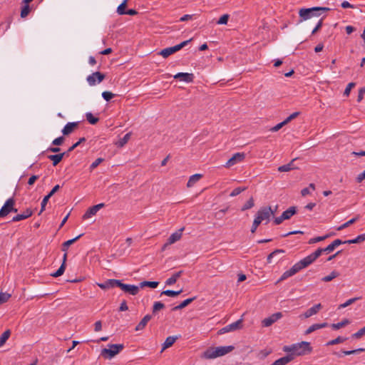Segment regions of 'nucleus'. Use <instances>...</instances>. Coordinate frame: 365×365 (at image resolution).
Segmentation results:
<instances>
[{
  "label": "nucleus",
  "mask_w": 365,
  "mask_h": 365,
  "mask_svg": "<svg viewBox=\"0 0 365 365\" xmlns=\"http://www.w3.org/2000/svg\"><path fill=\"white\" fill-rule=\"evenodd\" d=\"M324 248H318L315 252L312 253L311 255L307 256L304 259L299 261L297 263L294 264L289 270H287L283 273L281 276L278 282L283 281L287 278L293 276L301 269L308 267L312 262H314L323 252H325L323 250Z\"/></svg>",
  "instance_id": "1"
},
{
  "label": "nucleus",
  "mask_w": 365,
  "mask_h": 365,
  "mask_svg": "<svg viewBox=\"0 0 365 365\" xmlns=\"http://www.w3.org/2000/svg\"><path fill=\"white\" fill-rule=\"evenodd\" d=\"M284 352L289 353L296 356H304L310 354L312 351V347L309 342L302 341L300 343L294 344L291 346H284L283 347Z\"/></svg>",
  "instance_id": "2"
},
{
  "label": "nucleus",
  "mask_w": 365,
  "mask_h": 365,
  "mask_svg": "<svg viewBox=\"0 0 365 365\" xmlns=\"http://www.w3.org/2000/svg\"><path fill=\"white\" fill-rule=\"evenodd\" d=\"M124 349L123 344H108V348L103 349L101 355L106 359H110Z\"/></svg>",
  "instance_id": "3"
},
{
  "label": "nucleus",
  "mask_w": 365,
  "mask_h": 365,
  "mask_svg": "<svg viewBox=\"0 0 365 365\" xmlns=\"http://www.w3.org/2000/svg\"><path fill=\"white\" fill-rule=\"evenodd\" d=\"M329 9L327 7H312L309 9H301L299 11V15L300 18H302V21L310 19L314 16H318L320 14H318V11H329Z\"/></svg>",
  "instance_id": "4"
},
{
  "label": "nucleus",
  "mask_w": 365,
  "mask_h": 365,
  "mask_svg": "<svg viewBox=\"0 0 365 365\" xmlns=\"http://www.w3.org/2000/svg\"><path fill=\"white\" fill-rule=\"evenodd\" d=\"M274 215V212L272 211L271 207H261L257 212L255 217L260 220L262 222L263 220H266L265 224L268 223L269 218L272 215Z\"/></svg>",
  "instance_id": "5"
},
{
  "label": "nucleus",
  "mask_w": 365,
  "mask_h": 365,
  "mask_svg": "<svg viewBox=\"0 0 365 365\" xmlns=\"http://www.w3.org/2000/svg\"><path fill=\"white\" fill-rule=\"evenodd\" d=\"M191 39L182 41V43L175 45L172 47L165 48L163 50H161L159 53L160 55H161L163 58H168L171 54L180 51L181 48H182L184 46H185Z\"/></svg>",
  "instance_id": "6"
},
{
  "label": "nucleus",
  "mask_w": 365,
  "mask_h": 365,
  "mask_svg": "<svg viewBox=\"0 0 365 365\" xmlns=\"http://www.w3.org/2000/svg\"><path fill=\"white\" fill-rule=\"evenodd\" d=\"M14 204L15 200L13 197L8 199L0 210V217H6L11 212H16L17 209L14 207Z\"/></svg>",
  "instance_id": "7"
},
{
  "label": "nucleus",
  "mask_w": 365,
  "mask_h": 365,
  "mask_svg": "<svg viewBox=\"0 0 365 365\" xmlns=\"http://www.w3.org/2000/svg\"><path fill=\"white\" fill-rule=\"evenodd\" d=\"M243 319L241 318L234 323H232L226 327L220 329L218 331V334H223L230 331H234L236 330L241 329L242 328Z\"/></svg>",
  "instance_id": "8"
},
{
  "label": "nucleus",
  "mask_w": 365,
  "mask_h": 365,
  "mask_svg": "<svg viewBox=\"0 0 365 365\" xmlns=\"http://www.w3.org/2000/svg\"><path fill=\"white\" fill-rule=\"evenodd\" d=\"M118 287H120L124 292L128 293L131 295H136L139 292V287L133 284H126L121 282L118 279Z\"/></svg>",
  "instance_id": "9"
},
{
  "label": "nucleus",
  "mask_w": 365,
  "mask_h": 365,
  "mask_svg": "<svg viewBox=\"0 0 365 365\" xmlns=\"http://www.w3.org/2000/svg\"><path fill=\"white\" fill-rule=\"evenodd\" d=\"M105 77L106 76L103 73L96 71L87 77V81L90 86H94L96 83H99L103 81Z\"/></svg>",
  "instance_id": "10"
},
{
  "label": "nucleus",
  "mask_w": 365,
  "mask_h": 365,
  "mask_svg": "<svg viewBox=\"0 0 365 365\" xmlns=\"http://www.w3.org/2000/svg\"><path fill=\"white\" fill-rule=\"evenodd\" d=\"M282 317V312H276L274 314H272L271 316L264 318L262 321V324L264 327H269L272 326L274 322H276L277 320L280 319Z\"/></svg>",
  "instance_id": "11"
},
{
  "label": "nucleus",
  "mask_w": 365,
  "mask_h": 365,
  "mask_svg": "<svg viewBox=\"0 0 365 365\" xmlns=\"http://www.w3.org/2000/svg\"><path fill=\"white\" fill-rule=\"evenodd\" d=\"M322 305L320 303L314 305L312 307L307 309L303 314H300L299 317L301 319L309 318L312 316L317 314L322 309Z\"/></svg>",
  "instance_id": "12"
},
{
  "label": "nucleus",
  "mask_w": 365,
  "mask_h": 365,
  "mask_svg": "<svg viewBox=\"0 0 365 365\" xmlns=\"http://www.w3.org/2000/svg\"><path fill=\"white\" fill-rule=\"evenodd\" d=\"M245 158V154L244 153H237L233 155V156L228 160V161L225 164L226 168H230L235 164L242 162Z\"/></svg>",
  "instance_id": "13"
},
{
  "label": "nucleus",
  "mask_w": 365,
  "mask_h": 365,
  "mask_svg": "<svg viewBox=\"0 0 365 365\" xmlns=\"http://www.w3.org/2000/svg\"><path fill=\"white\" fill-rule=\"evenodd\" d=\"M184 228H180L175 232L173 233L169 238L168 239L167 242L165 244V247H167L168 245H170L177 241L180 240L182 237V232L183 231Z\"/></svg>",
  "instance_id": "14"
},
{
  "label": "nucleus",
  "mask_w": 365,
  "mask_h": 365,
  "mask_svg": "<svg viewBox=\"0 0 365 365\" xmlns=\"http://www.w3.org/2000/svg\"><path fill=\"white\" fill-rule=\"evenodd\" d=\"M234 349L235 347L233 346H218L215 348V352L217 354V356L218 357L231 352Z\"/></svg>",
  "instance_id": "15"
},
{
  "label": "nucleus",
  "mask_w": 365,
  "mask_h": 365,
  "mask_svg": "<svg viewBox=\"0 0 365 365\" xmlns=\"http://www.w3.org/2000/svg\"><path fill=\"white\" fill-rule=\"evenodd\" d=\"M118 279H108L103 283H97V285L102 289H108L115 287H117Z\"/></svg>",
  "instance_id": "16"
},
{
  "label": "nucleus",
  "mask_w": 365,
  "mask_h": 365,
  "mask_svg": "<svg viewBox=\"0 0 365 365\" xmlns=\"http://www.w3.org/2000/svg\"><path fill=\"white\" fill-rule=\"evenodd\" d=\"M78 126V122L68 123L62 130V133L64 135H68L73 133L76 128Z\"/></svg>",
  "instance_id": "17"
},
{
  "label": "nucleus",
  "mask_w": 365,
  "mask_h": 365,
  "mask_svg": "<svg viewBox=\"0 0 365 365\" xmlns=\"http://www.w3.org/2000/svg\"><path fill=\"white\" fill-rule=\"evenodd\" d=\"M174 78L180 79L185 82L190 83L193 81L194 76L192 73H178L174 76Z\"/></svg>",
  "instance_id": "18"
},
{
  "label": "nucleus",
  "mask_w": 365,
  "mask_h": 365,
  "mask_svg": "<svg viewBox=\"0 0 365 365\" xmlns=\"http://www.w3.org/2000/svg\"><path fill=\"white\" fill-rule=\"evenodd\" d=\"M32 214H33V211L31 209L28 208L25 211H24L23 213L19 214V215L14 216L12 219V221L18 222V221H21V220L27 219L29 217H31L32 215Z\"/></svg>",
  "instance_id": "19"
},
{
  "label": "nucleus",
  "mask_w": 365,
  "mask_h": 365,
  "mask_svg": "<svg viewBox=\"0 0 365 365\" xmlns=\"http://www.w3.org/2000/svg\"><path fill=\"white\" fill-rule=\"evenodd\" d=\"M179 336H170L166 338L165 342L163 344V347L160 352H163L166 349L173 346V344L178 339Z\"/></svg>",
  "instance_id": "20"
},
{
  "label": "nucleus",
  "mask_w": 365,
  "mask_h": 365,
  "mask_svg": "<svg viewBox=\"0 0 365 365\" xmlns=\"http://www.w3.org/2000/svg\"><path fill=\"white\" fill-rule=\"evenodd\" d=\"M67 155V153H62L56 155H49L48 158L53 162V165H57L63 159V158Z\"/></svg>",
  "instance_id": "21"
},
{
  "label": "nucleus",
  "mask_w": 365,
  "mask_h": 365,
  "mask_svg": "<svg viewBox=\"0 0 365 365\" xmlns=\"http://www.w3.org/2000/svg\"><path fill=\"white\" fill-rule=\"evenodd\" d=\"M152 319V316L150 314L145 315L141 321L138 323V324L135 327V331H141L143 330L148 322Z\"/></svg>",
  "instance_id": "22"
},
{
  "label": "nucleus",
  "mask_w": 365,
  "mask_h": 365,
  "mask_svg": "<svg viewBox=\"0 0 365 365\" xmlns=\"http://www.w3.org/2000/svg\"><path fill=\"white\" fill-rule=\"evenodd\" d=\"M344 244V242L339 239H336L334 240L330 245H329L327 247L324 248L323 250L329 253L332 252L336 247Z\"/></svg>",
  "instance_id": "23"
},
{
  "label": "nucleus",
  "mask_w": 365,
  "mask_h": 365,
  "mask_svg": "<svg viewBox=\"0 0 365 365\" xmlns=\"http://www.w3.org/2000/svg\"><path fill=\"white\" fill-rule=\"evenodd\" d=\"M293 354H288L284 357H282L277 360H276L274 363V365H286L289 362L292 361L294 359Z\"/></svg>",
  "instance_id": "24"
},
{
  "label": "nucleus",
  "mask_w": 365,
  "mask_h": 365,
  "mask_svg": "<svg viewBox=\"0 0 365 365\" xmlns=\"http://www.w3.org/2000/svg\"><path fill=\"white\" fill-rule=\"evenodd\" d=\"M215 351V348H209L202 353L201 357L207 359L217 358V354Z\"/></svg>",
  "instance_id": "25"
},
{
  "label": "nucleus",
  "mask_w": 365,
  "mask_h": 365,
  "mask_svg": "<svg viewBox=\"0 0 365 365\" xmlns=\"http://www.w3.org/2000/svg\"><path fill=\"white\" fill-rule=\"evenodd\" d=\"M296 160V158L293 159L291 162L286 165H283L282 166H279L278 168L279 172H289L292 170L296 169L297 168L294 165V161Z\"/></svg>",
  "instance_id": "26"
},
{
  "label": "nucleus",
  "mask_w": 365,
  "mask_h": 365,
  "mask_svg": "<svg viewBox=\"0 0 365 365\" xmlns=\"http://www.w3.org/2000/svg\"><path fill=\"white\" fill-rule=\"evenodd\" d=\"M327 323L312 324L305 331V334H309L317 329L327 327Z\"/></svg>",
  "instance_id": "27"
},
{
  "label": "nucleus",
  "mask_w": 365,
  "mask_h": 365,
  "mask_svg": "<svg viewBox=\"0 0 365 365\" xmlns=\"http://www.w3.org/2000/svg\"><path fill=\"white\" fill-rule=\"evenodd\" d=\"M182 272H183L182 271H179V272L173 274L170 278H168L166 280L165 284L166 285H172V284H175L177 282V280L180 277Z\"/></svg>",
  "instance_id": "28"
},
{
  "label": "nucleus",
  "mask_w": 365,
  "mask_h": 365,
  "mask_svg": "<svg viewBox=\"0 0 365 365\" xmlns=\"http://www.w3.org/2000/svg\"><path fill=\"white\" fill-rule=\"evenodd\" d=\"M297 212L296 207H290L287 210L284 211L282 212V217L284 220H289L291 218L292 216H293Z\"/></svg>",
  "instance_id": "29"
},
{
  "label": "nucleus",
  "mask_w": 365,
  "mask_h": 365,
  "mask_svg": "<svg viewBox=\"0 0 365 365\" xmlns=\"http://www.w3.org/2000/svg\"><path fill=\"white\" fill-rule=\"evenodd\" d=\"M202 177L201 174H195L190 177L187 186L188 187H192L197 181H199Z\"/></svg>",
  "instance_id": "30"
},
{
  "label": "nucleus",
  "mask_w": 365,
  "mask_h": 365,
  "mask_svg": "<svg viewBox=\"0 0 365 365\" xmlns=\"http://www.w3.org/2000/svg\"><path fill=\"white\" fill-rule=\"evenodd\" d=\"M82 236V235H78L77 237H76L75 238L73 239H71V240H67L66 242H64L63 244H62V247H61V250L63 252H66L68 251V249L70 245H71L72 244H73L76 240H78Z\"/></svg>",
  "instance_id": "31"
},
{
  "label": "nucleus",
  "mask_w": 365,
  "mask_h": 365,
  "mask_svg": "<svg viewBox=\"0 0 365 365\" xmlns=\"http://www.w3.org/2000/svg\"><path fill=\"white\" fill-rule=\"evenodd\" d=\"M195 299V297H192V298H189V299L184 300L179 305L173 307V310L176 311V310L182 309L185 308L188 304H190L192 302H193Z\"/></svg>",
  "instance_id": "32"
},
{
  "label": "nucleus",
  "mask_w": 365,
  "mask_h": 365,
  "mask_svg": "<svg viewBox=\"0 0 365 365\" xmlns=\"http://www.w3.org/2000/svg\"><path fill=\"white\" fill-rule=\"evenodd\" d=\"M131 133H126L123 138H120L116 143L118 147L122 148L123 147L129 140L130 138Z\"/></svg>",
  "instance_id": "33"
},
{
  "label": "nucleus",
  "mask_w": 365,
  "mask_h": 365,
  "mask_svg": "<svg viewBox=\"0 0 365 365\" xmlns=\"http://www.w3.org/2000/svg\"><path fill=\"white\" fill-rule=\"evenodd\" d=\"M11 335L10 329L6 330L0 336V347L2 346L8 340Z\"/></svg>",
  "instance_id": "34"
},
{
  "label": "nucleus",
  "mask_w": 365,
  "mask_h": 365,
  "mask_svg": "<svg viewBox=\"0 0 365 365\" xmlns=\"http://www.w3.org/2000/svg\"><path fill=\"white\" fill-rule=\"evenodd\" d=\"M284 250H281V249H278V250H275L274 252H272V253H270L268 256H267V261L268 263H272V259L276 257V255H278L279 254H284Z\"/></svg>",
  "instance_id": "35"
},
{
  "label": "nucleus",
  "mask_w": 365,
  "mask_h": 365,
  "mask_svg": "<svg viewBox=\"0 0 365 365\" xmlns=\"http://www.w3.org/2000/svg\"><path fill=\"white\" fill-rule=\"evenodd\" d=\"M97 213L96 210L93 206L89 207L87 211L83 215L84 220L90 218L91 216L95 215Z\"/></svg>",
  "instance_id": "36"
},
{
  "label": "nucleus",
  "mask_w": 365,
  "mask_h": 365,
  "mask_svg": "<svg viewBox=\"0 0 365 365\" xmlns=\"http://www.w3.org/2000/svg\"><path fill=\"white\" fill-rule=\"evenodd\" d=\"M182 292V289L179 291H173V290H165L161 292V295H166L168 297H176Z\"/></svg>",
  "instance_id": "37"
},
{
  "label": "nucleus",
  "mask_w": 365,
  "mask_h": 365,
  "mask_svg": "<svg viewBox=\"0 0 365 365\" xmlns=\"http://www.w3.org/2000/svg\"><path fill=\"white\" fill-rule=\"evenodd\" d=\"M358 219H359V216H357L356 217L352 218L350 220L347 221L346 222L340 225L339 227H337L336 230L338 231H341V230L348 227L351 225L354 224Z\"/></svg>",
  "instance_id": "38"
},
{
  "label": "nucleus",
  "mask_w": 365,
  "mask_h": 365,
  "mask_svg": "<svg viewBox=\"0 0 365 365\" xmlns=\"http://www.w3.org/2000/svg\"><path fill=\"white\" fill-rule=\"evenodd\" d=\"M339 275V273L336 271H332L330 274L327 275V276H325L324 277L322 280L323 282H330L331 281L332 279H334V278L337 277Z\"/></svg>",
  "instance_id": "39"
},
{
  "label": "nucleus",
  "mask_w": 365,
  "mask_h": 365,
  "mask_svg": "<svg viewBox=\"0 0 365 365\" xmlns=\"http://www.w3.org/2000/svg\"><path fill=\"white\" fill-rule=\"evenodd\" d=\"M349 323H350V322L349 319H344V320H342L341 322H340L339 323L332 324L331 327L334 329H341V328L345 327L346 325L349 324Z\"/></svg>",
  "instance_id": "40"
},
{
  "label": "nucleus",
  "mask_w": 365,
  "mask_h": 365,
  "mask_svg": "<svg viewBox=\"0 0 365 365\" xmlns=\"http://www.w3.org/2000/svg\"><path fill=\"white\" fill-rule=\"evenodd\" d=\"M128 0H124L117 8V12L119 15L125 14V7L127 6Z\"/></svg>",
  "instance_id": "41"
},
{
  "label": "nucleus",
  "mask_w": 365,
  "mask_h": 365,
  "mask_svg": "<svg viewBox=\"0 0 365 365\" xmlns=\"http://www.w3.org/2000/svg\"><path fill=\"white\" fill-rule=\"evenodd\" d=\"M346 340V338H345V337L338 336L337 338L328 341L326 345L327 346L335 345L337 344L342 343V342L345 341Z\"/></svg>",
  "instance_id": "42"
},
{
  "label": "nucleus",
  "mask_w": 365,
  "mask_h": 365,
  "mask_svg": "<svg viewBox=\"0 0 365 365\" xmlns=\"http://www.w3.org/2000/svg\"><path fill=\"white\" fill-rule=\"evenodd\" d=\"M158 282H149V281H144L140 282V287H149L151 288H156L158 285Z\"/></svg>",
  "instance_id": "43"
},
{
  "label": "nucleus",
  "mask_w": 365,
  "mask_h": 365,
  "mask_svg": "<svg viewBox=\"0 0 365 365\" xmlns=\"http://www.w3.org/2000/svg\"><path fill=\"white\" fill-rule=\"evenodd\" d=\"M86 120L92 125L97 123L99 120V118L97 117H94L91 113H87L86 114Z\"/></svg>",
  "instance_id": "44"
},
{
  "label": "nucleus",
  "mask_w": 365,
  "mask_h": 365,
  "mask_svg": "<svg viewBox=\"0 0 365 365\" xmlns=\"http://www.w3.org/2000/svg\"><path fill=\"white\" fill-rule=\"evenodd\" d=\"M359 299H360V297H354V298L349 299L346 302H344V304H340L339 306V309H342V308H345V307L352 304L353 303H354L355 302H356Z\"/></svg>",
  "instance_id": "45"
},
{
  "label": "nucleus",
  "mask_w": 365,
  "mask_h": 365,
  "mask_svg": "<svg viewBox=\"0 0 365 365\" xmlns=\"http://www.w3.org/2000/svg\"><path fill=\"white\" fill-rule=\"evenodd\" d=\"M329 236H330V235H326L324 236H320V237H316L312 238L309 240V244H314V243L323 241L325 239H327V237H329Z\"/></svg>",
  "instance_id": "46"
},
{
  "label": "nucleus",
  "mask_w": 365,
  "mask_h": 365,
  "mask_svg": "<svg viewBox=\"0 0 365 365\" xmlns=\"http://www.w3.org/2000/svg\"><path fill=\"white\" fill-rule=\"evenodd\" d=\"M254 205H255V203H254L253 197H250L249 199V200H247V202L242 207V211L249 210V209L252 208V207H254Z\"/></svg>",
  "instance_id": "47"
},
{
  "label": "nucleus",
  "mask_w": 365,
  "mask_h": 365,
  "mask_svg": "<svg viewBox=\"0 0 365 365\" xmlns=\"http://www.w3.org/2000/svg\"><path fill=\"white\" fill-rule=\"evenodd\" d=\"M65 269H66V266L64 265V263H62L61 267L58 268V269L56 272L51 274V275L53 277H60L63 274Z\"/></svg>",
  "instance_id": "48"
},
{
  "label": "nucleus",
  "mask_w": 365,
  "mask_h": 365,
  "mask_svg": "<svg viewBox=\"0 0 365 365\" xmlns=\"http://www.w3.org/2000/svg\"><path fill=\"white\" fill-rule=\"evenodd\" d=\"M165 307V305L163 303L160 302H156L154 303L153 307V313L155 314L158 311H160V309H163Z\"/></svg>",
  "instance_id": "49"
},
{
  "label": "nucleus",
  "mask_w": 365,
  "mask_h": 365,
  "mask_svg": "<svg viewBox=\"0 0 365 365\" xmlns=\"http://www.w3.org/2000/svg\"><path fill=\"white\" fill-rule=\"evenodd\" d=\"M30 12V7L28 4H26L22 7L21 11V17L25 18L26 17Z\"/></svg>",
  "instance_id": "50"
},
{
  "label": "nucleus",
  "mask_w": 365,
  "mask_h": 365,
  "mask_svg": "<svg viewBox=\"0 0 365 365\" xmlns=\"http://www.w3.org/2000/svg\"><path fill=\"white\" fill-rule=\"evenodd\" d=\"M10 297H11L10 294H8L6 292H5V293L1 292L0 293V305L5 303L6 302H7Z\"/></svg>",
  "instance_id": "51"
},
{
  "label": "nucleus",
  "mask_w": 365,
  "mask_h": 365,
  "mask_svg": "<svg viewBox=\"0 0 365 365\" xmlns=\"http://www.w3.org/2000/svg\"><path fill=\"white\" fill-rule=\"evenodd\" d=\"M245 190H246L245 187H236V188H235L232 191V192L230 193V196H231V197L237 196V195H238L239 194H240L242 191H244Z\"/></svg>",
  "instance_id": "52"
},
{
  "label": "nucleus",
  "mask_w": 365,
  "mask_h": 365,
  "mask_svg": "<svg viewBox=\"0 0 365 365\" xmlns=\"http://www.w3.org/2000/svg\"><path fill=\"white\" fill-rule=\"evenodd\" d=\"M364 335H365V326L363 328L360 329L357 332L352 334V337L356 338V339H360L361 337H362Z\"/></svg>",
  "instance_id": "53"
},
{
  "label": "nucleus",
  "mask_w": 365,
  "mask_h": 365,
  "mask_svg": "<svg viewBox=\"0 0 365 365\" xmlns=\"http://www.w3.org/2000/svg\"><path fill=\"white\" fill-rule=\"evenodd\" d=\"M230 15L229 14H224L222 15L219 20L217 21V24H227V21L229 20Z\"/></svg>",
  "instance_id": "54"
},
{
  "label": "nucleus",
  "mask_w": 365,
  "mask_h": 365,
  "mask_svg": "<svg viewBox=\"0 0 365 365\" xmlns=\"http://www.w3.org/2000/svg\"><path fill=\"white\" fill-rule=\"evenodd\" d=\"M363 351H365V349L359 348V349L351 350V351H343L342 353L344 355H351V354H357V353L363 352Z\"/></svg>",
  "instance_id": "55"
},
{
  "label": "nucleus",
  "mask_w": 365,
  "mask_h": 365,
  "mask_svg": "<svg viewBox=\"0 0 365 365\" xmlns=\"http://www.w3.org/2000/svg\"><path fill=\"white\" fill-rule=\"evenodd\" d=\"M103 158H97L93 163H92V164L90 166V170H94L96 168H97L103 161Z\"/></svg>",
  "instance_id": "56"
},
{
  "label": "nucleus",
  "mask_w": 365,
  "mask_h": 365,
  "mask_svg": "<svg viewBox=\"0 0 365 365\" xmlns=\"http://www.w3.org/2000/svg\"><path fill=\"white\" fill-rule=\"evenodd\" d=\"M355 83H349L344 90V95L348 96L350 94L351 90L355 86Z\"/></svg>",
  "instance_id": "57"
},
{
  "label": "nucleus",
  "mask_w": 365,
  "mask_h": 365,
  "mask_svg": "<svg viewBox=\"0 0 365 365\" xmlns=\"http://www.w3.org/2000/svg\"><path fill=\"white\" fill-rule=\"evenodd\" d=\"M115 95L110 91H104L102 93V96L106 101H109Z\"/></svg>",
  "instance_id": "58"
},
{
  "label": "nucleus",
  "mask_w": 365,
  "mask_h": 365,
  "mask_svg": "<svg viewBox=\"0 0 365 365\" xmlns=\"http://www.w3.org/2000/svg\"><path fill=\"white\" fill-rule=\"evenodd\" d=\"M287 125V123L284 120L278 124H277L275 126L272 127L270 130L272 132H277L279 129H281L284 125Z\"/></svg>",
  "instance_id": "59"
},
{
  "label": "nucleus",
  "mask_w": 365,
  "mask_h": 365,
  "mask_svg": "<svg viewBox=\"0 0 365 365\" xmlns=\"http://www.w3.org/2000/svg\"><path fill=\"white\" fill-rule=\"evenodd\" d=\"M261 224L260 220H258L256 217L255 218L252 227H251V232L255 233L256 232V230L257 227Z\"/></svg>",
  "instance_id": "60"
},
{
  "label": "nucleus",
  "mask_w": 365,
  "mask_h": 365,
  "mask_svg": "<svg viewBox=\"0 0 365 365\" xmlns=\"http://www.w3.org/2000/svg\"><path fill=\"white\" fill-rule=\"evenodd\" d=\"M49 196H45L41 202V210H40V212L38 215H41V213L45 210V207L49 200Z\"/></svg>",
  "instance_id": "61"
},
{
  "label": "nucleus",
  "mask_w": 365,
  "mask_h": 365,
  "mask_svg": "<svg viewBox=\"0 0 365 365\" xmlns=\"http://www.w3.org/2000/svg\"><path fill=\"white\" fill-rule=\"evenodd\" d=\"M271 353V350L264 349L260 351L259 354V357L262 359H265L269 354Z\"/></svg>",
  "instance_id": "62"
},
{
  "label": "nucleus",
  "mask_w": 365,
  "mask_h": 365,
  "mask_svg": "<svg viewBox=\"0 0 365 365\" xmlns=\"http://www.w3.org/2000/svg\"><path fill=\"white\" fill-rule=\"evenodd\" d=\"M365 93V88L363 87V88H361L359 91V94H358V96H357V101L358 102H360L362 101L363 98H364V95Z\"/></svg>",
  "instance_id": "63"
},
{
  "label": "nucleus",
  "mask_w": 365,
  "mask_h": 365,
  "mask_svg": "<svg viewBox=\"0 0 365 365\" xmlns=\"http://www.w3.org/2000/svg\"><path fill=\"white\" fill-rule=\"evenodd\" d=\"M63 137H58L53 140L52 144L54 145H61L63 143Z\"/></svg>",
  "instance_id": "64"
}]
</instances>
